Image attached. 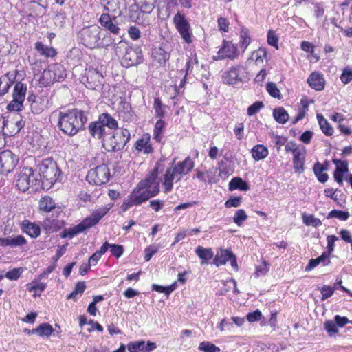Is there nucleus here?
<instances>
[{"mask_svg":"<svg viewBox=\"0 0 352 352\" xmlns=\"http://www.w3.org/2000/svg\"><path fill=\"white\" fill-rule=\"evenodd\" d=\"M145 342L144 340H138L130 342L127 344V349L129 352H138L144 349Z\"/></svg>","mask_w":352,"mask_h":352,"instance_id":"49","label":"nucleus"},{"mask_svg":"<svg viewBox=\"0 0 352 352\" xmlns=\"http://www.w3.org/2000/svg\"><path fill=\"white\" fill-rule=\"evenodd\" d=\"M89 112L74 108L58 114V126L60 131L69 136H74L86 129Z\"/></svg>","mask_w":352,"mask_h":352,"instance_id":"1","label":"nucleus"},{"mask_svg":"<svg viewBox=\"0 0 352 352\" xmlns=\"http://www.w3.org/2000/svg\"><path fill=\"white\" fill-rule=\"evenodd\" d=\"M99 22L110 33L119 35L120 37H122L124 34L118 27V19L115 16H111L109 14L104 13L101 14Z\"/></svg>","mask_w":352,"mask_h":352,"instance_id":"9","label":"nucleus"},{"mask_svg":"<svg viewBox=\"0 0 352 352\" xmlns=\"http://www.w3.org/2000/svg\"><path fill=\"white\" fill-rule=\"evenodd\" d=\"M242 198L240 196L230 197L225 203L226 208L238 207L240 206Z\"/></svg>","mask_w":352,"mask_h":352,"instance_id":"60","label":"nucleus"},{"mask_svg":"<svg viewBox=\"0 0 352 352\" xmlns=\"http://www.w3.org/2000/svg\"><path fill=\"white\" fill-rule=\"evenodd\" d=\"M278 36L274 30H270L267 32V41L270 46L278 49Z\"/></svg>","mask_w":352,"mask_h":352,"instance_id":"50","label":"nucleus"},{"mask_svg":"<svg viewBox=\"0 0 352 352\" xmlns=\"http://www.w3.org/2000/svg\"><path fill=\"white\" fill-rule=\"evenodd\" d=\"M51 212L52 220L58 219L64 220L65 218H69L70 215V210L65 206H55Z\"/></svg>","mask_w":352,"mask_h":352,"instance_id":"31","label":"nucleus"},{"mask_svg":"<svg viewBox=\"0 0 352 352\" xmlns=\"http://www.w3.org/2000/svg\"><path fill=\"white\" fill-rule=\"evenodd\" d=\"M51 65H49L47 69H44L43 72V74L39 79V83L45 87H47L51 85H52L54 82H56V79H54V77H55L53 75V72L52 71Z\"/></svg>","mask_w":352,"mask_h":352,"instance_id":"26","label":"nucleus"},{"mask_svg":"<svg viewBox=\"0 0 352 352\" xmlns=\"http://www.w3.org/2000/svg\"><path fill=\"white\" fill-rule=\"evenodd\" d=\"M198 349L204 352H220L221 349L210 342H202L199 344Z\"/></svg>","mask_w":352,"mask_h":352,"instance_id":"45","label":"nucleus"},{"mask_svg":"<svg viewBox=\"0 0 352 352\" xmlns=\"http://www.w3.org/2000/svg\"><path fill=\"white\" fill-rule=\"evenodd\" d=\"M273 117L276 122L282 124H285L289 118L287 111L282 107L273 109Z\"/></svg>","mask_w":352,"mask_h":352,"instance_id":"29","label":"nucleus"},{"mask_svg":"<svg viewBox=\"0 0 352 352\" xmlns=\"http://www.w3.org/2000/svg\"><path fill=\"white\" fill-rule=\"evenodd\" d=\"M333 163L336 165L334 172L346 175L349 173V162L346 160L333 158Z\"/></svg>","mask_w":352,"mask_h":352,"instance_id":"36","label":"nucleus"},{"mask_svg":"<svg viewBox=\"0 0 352 352\" xmlns=\"http://www.w3.org/2000/svg\"><path fill=\"white\" fill-rule=\"evenodd\" d=\"M88 130L91 136L94 138L103 140L106 134L105 129L98 120L91 122L88 126Z\"/></svg>","mask_w":352,"mask_h":352,"instance_id":"18","label":"nucleus"},{"mask_svg":"<svg viewBox=\"0 0 352 352\" xmlns=\"http://www.w3.org/2000/svg\"><path fill=\"white\" fill-rule=\"evenodd\" d=\"M195 253L201 259L202 265L208 263L214 255L211 248H204L202 246H198L195 250Z\"/></svg>","mask_w":352,"mask_h":352,"instance_id":"28","label":"nucleus"},{"mask_svg":"<svg viewBox=\"0 0 352 352\" xmlns=\"http://www.w3.org/2000/svg\"><path fill=\"white\" fill-rule=\"evenodd\" d=\"M101 36L100 28L96 25L84 27L78 34L80 43L90 49L97 48Z\"/></svg>","mask_w":352,"mask_h":352,"instance_id":"6","label":"nucleus"},{"mask_svg":"<svg viewBox=\"0 0 352 352\" xmlns=\"http://www.w3.org/2000/svg\"><path fill=\"white\" fill-rule=\"evenodd\" d=\"M130 198L131 201L133 202V204L138 206L149 199L151 195H148V192H147L146 189L140 188L139 186H137L131 193Z\"/></svg>","mask_w":352,"mask_h":352,"instance_id":"16","label":"nucleus"},{"mask_svg":"<svg viewBox=\"0 0 352 352\" xmlns=\"http://www.w3.org/2000/svg\"><path fill=\"white\" fill-rule=\"evenodd\" d=\"M150 135L144 133L141 138H139L134 144V148L138 152L144 154H151L153 152V148L150 144Z\"/></svg>","mask_w":352,"mask_h":352,"instance_id":"13","label":"nucleus"},{"mask_svg":"<svg viewBox=\"0 0 352 352\" xmlns=\"http://www.w3.org/2000/svg\"><path fill=\"white\" fill-rule=\"evenodd\" d=\"M37 169L34 170L30 167H23L19 173L16 180V186L22 192L27 191L30 187L34 190L42 188L41 178L36 174Z\"/></svg>","mask_w":352,"mask_h":352,"instance_id":"5","label":"nucleus"},{"mask_svg":"<svg viewBox=\"0 0 352 352\" xmlns=\"http://www.w3.org/2000/svg\"><path fill=\"white\" fill-rule=\"evenodd\" d=\"M160 248L159 245H152L145 248L144 252V260L146 261H150V259L152 258V256L156 254Z\"/></svg>","mask_w":352,"mask_h":352,"instance_id":"55","label":"nucleus"},{"mask_svg":"<svg viewBox=\"0 0 352 352\" xmlns=\"http://www.w3.org/2000/svg\"><path fill=\"white\" fill-rule=\"evenodd\" d=\"M218 54H222L226 58L234 60L239 56L238 47L236 45L232 44L230 41L223 40L222 46L218 51Z\"/></svg>","mask_w":352,"mask_h":352,"instance_id":"12","label":"nucleus"},{"mask_svg":"<svg viewBox=\"0 0 352 352\" xmlns=\"http://www.w3.org/2000/svg\"><path fill=\"white\" fill-rule=\"evenodd\" d=\"M98 221H81L79 224L74 226L73 228L76 232V234H78L85 230L94 226Z\"/></svg>","mask_w":352,"mask_h":352,"instance_id":"51","label":"nucleus"},{"mask_svg":"<svg viewBox=\"0 0 352 352\" xmlns=\"http://www.w3.org/2000/svg\"><path fill=\"white\" fill-rule=\"evenodd\" d=\"M36 169L43 190L50 189L56 182L62 180V171L52 158L43 160Z\"/></svg>","mask_w":352,"mask_h":352,"instance_id":"2","label":"nucleus"},{"mask_svg":"<svg viewBox=\"0 0 352 352\" xmlns=\"http://www.w3.org/2000/svg\"><path fill=\"white\" fill-rule=\"evenodd\" d=\"M24 108L23 102H21L18 100H15L12 98V100L10 101L6 109L9 111H21Z\"/></svg>","mask_w":352,"mask_h":352,"instance_id":"46","label":"nucleus"},{"mask_svg":"<svg viewBox=\"0 0 352 352\" xmlns=\"http://www.w3.org/2000/svg\"><path fill=\"white\" fill-rule=\"evenodd\" d=\"M324 329L327 331L329 336H332L338 333V327L335 321L327 320L324 323Z\"/></svg>","mask_w":352,"mask_h":352,"instance_id":"54","label":"nucleus"},{"mask_svg":"<svg viewBox=\"0 0 352 352\" xmlns=\"http://www.w3.org/2000/svg\"><path fill=\"white\" fill-rule=\"evenodd\" d=\"M152 56L154 60L157 61L162 66H164L166 61L170 58L169 53L162 47L154 48L152 51Z\"/></svg>","mask_w":352,"mask_h":352,"instance_id":"22","label":"nucleus"},{"mask_svg":"<svg viewBox=\"0 0 352 352\" xmlns=\"http://www.w3.org/2000/svg\"><path fill=\"white\" fill-rule=\"evenodd\" d=\"M266 90L269 94L274 98L280 99L282 98L280 90L276 83L273 82H268L266 84Z\"/></svg>","mask_w":352,"mask_h":352,"instance_id":"44","label":"nucleus"},{"mask_svg":"<svg viewBox=\"0 0 352 352\" xmlns=\"http://www.w3.org/2000/svg\"><path fill=\"white\" fill-rule=\"evenodd\" d=\"M130 139L129 131L122 128L113 131L110 136L103 138L102 144L107 152L115 153L123 150Z\"/></svg>","mask_w":352,"mask_h":352,"instance_id":"4","label":"nucleus"},{"mask_svg":"<svg viewBox=\"0 0 352 352\" xmlns=\"http://www.w3.org/2000/svg\"><path fill=\"white\" fill-rule=\"evenodd\" d=\"M340 80L344 84H348L352 80V70L349 67L343 69Z\"/></svg>","mask_w":352,"mask_h":352,"instance_id":"58","label":"nucleus"},{"mask_svg":"<svg viewBox=\"0 0 352 352\" xmlns=\"http://www.w3.org/2000/svg\"><path fill=\"white\" fill-rule=\"evenodd\" d=\"M193 167L194 162L190 157H187L184 160L177 162L173 166V169L175 173H177V175L182 177L183 175H187L189 172H190ZM180 179L181 177H179L177 180H179Z\"/></svg>","mask_w":352,"mask_h":352,"instance_id":"15","label":"nucleus"},{"mask_svg":"<svg viewBox=\"0 0 352 352\" xmlns=\"http://www.w3.org/2000/svg\"><path fill=\"white\" fill-rule=\"evenodd\" d=\"M251 153L255 161H260L267 157L269 151L263 144H256L251 149Z\"/></svg>","mask_w":352,"mask_h":352,"instance_id":"24","label":"nucleus"},{"mask_svg":"<svg viewBox=\"0 0 352 352\" xmlns=\"http://www.w3.org/2000/svg\"><path fill=\"white\" fill-rule=\"evenodd\" d=\"M26 92L27 85L21 81H17L14 86L12 98L24 102Z\"/></svg>","mask_w":352,"mask_h":352,"instance_id":"23","label":"nucleus"},{"mask_svg":"<svg viewBox=\"0 0 352 352\" xmlns=\"http://www.w3.org/2000/svg\"><path fill=\"white\" fill-rule=\"evenodd\" d=\"M110 170L105 164L90 169L86 176V180L91 184L102 185L107 183L110 179Z\"/></svg>","mask_w":352,"mask_h":352,"instance_id":"7","label":"nucleus"},{"mask_svg":"<svg viewBox=\"0 0 352 352\" xmlns=\"http://www.w3.org/2000/svg\"><path fill=\"white\" fill-rule=\"evenodd\" d=\"M51 68L53 75L55 76L54 79H56V82H63L67 77L66 69L60 63L52 64L51 65Z\"/></svg>","mask_w":352,"mask_h":352,"instance_id":"27","label":"nucleus"},{"mask_svg":"<svg viewBox=\"0 0 352 352\" xmlns=\"http://www.w3.org/2000/svg\"><path fill=\"white\" fill-rule=\"evenodd\" d=\"M240 37H241V41H240L241 47L244 48V50H245L251 42V38L249 36L248 29L243 27L241 28Z\"/></svg>","mask_w":352,"mask_h":352,"instance_id":"43","label":"nucleus"},{"mask_svg":"<svg viewBox=\"0 0 352 352\" xmlns=\"http://www.w3.org/2000/svg\"><path fill=\"white\" fill-rule=\"evenodd\" d=\"M232 254V252L228 250H221L217 252L214 259V263L217 266L225 265L226 262L230 261Z\"/></svg>","mask_w":352,"mask_h":352,"instance_id":"32","label":"nucleus"},{"mask_svg":"<svg viewBox=\"0 0 352 352\" xmlns=\"http://www.w3.org/2000/svg\"><path fill=\"white\" fill-rule=\"evenodd\" d=\"M263 107L264 104L262 101H256L248 107L247 113L249 116H254Z\"/></svg>","mask_w":352,"mask_h":352,"instance_id":"48","label":"nucleus"},{"mask_svg":"<svg viewBox=\"0 0 352 352\" xmlns=\"http://www.w3.org/2000/svg\"><path fill=\"white\" fill-rule=\"evenodd\" d=\"M65 19L66 14L64 11L58 12L54 16L55 23L57 25L63 27L65 23Z\"/></svg>","mask_w":352,"mask_h":352,"instance_id":"64","label":"nucleus"},{"mask_svg":"<svg viewBox=\"0 0 352 352\" xmlns=\"http://www.w3.org/2000/svg\"><path fill=\"white\" fill-rule=\"evenodd\" d=\"M272 136L276 139L274 144L276 146L277 151H279L280 147L287 142V138L274 134H272Z\"/></svg>","mask_w":352,"mask_h":352,"instance_id":"63","label":"nucleus"},{"mask_svg":"<svg viewBox=\"0 0 352 352\" xmlns=\"http://www.w3.org/2000/svg\"><path fill=\"white\" fill-rule=\"evenodd\" d=\"M241 68L240 65L232 66L228 71L223 72L222 79L224 84L236 85L243 81L239 76V70Z\"/></svg>","mask_w":352,"mask_h":352,"instance_id":"11","label":"nucleus"},{"mask_svg":"<svg viewBox=\"0 0 352 352\" xmlns=\"http://www.w3.org/2000/svg\"><path fill=\"white\" fill-rule=\"evenodd\" d=\"M267 51L265 47H260L256 51H254L252 54V56L255 57V60L256 62L261 61L263 62V58H265L267 59Z\"/></svg>","mask_w":352,"mask_h":352,"instance_id":"59","label":"nucleus"},{"mask_svg":"<svg viewBox=\"0 0 352 352\" xmlns=\"http://www.w3.org/2000/svg\"><path fill=\"white\" fill-rule=\"evenodd\" d=\"M35 49L41 54L45 57H54L56 56V51L52 47H47L42 42L38 41L35 43Z\"/></svg>","mask_w":352,"mask_h":352,"instance_id":"33","label":"nucleus"},{"mask_svg":"<svg viewBox=\"0 0 352 352\" xmlns=\"http://www.w3.org/2000/svg\"><path fill=\"white\" fill-rule=\"evenodd\" d=\"M309 86L316 91H322L325 86V80L322 74L318 72H312L308 79Z\"/></svg>","mask_w":352,"mask_h":352,"instance_id":"14","label":"nucleus"},{"mask_svg":"<svg viewBox=\"0 0 352 352\" xmlns=\"http://www.w3.org/2000/svg\"><path fill=\"white\" fill-rule=\"evenodd\" d=\"M27 243V240L21 235L10 236L0 239V245L11 248L21 247Z\"/></svg>","mask_w":352,"mask_h":352,"instance_id":"17","label":"nucleus"},{"mask_svg":"<svg viewBox=\"0 0 352 352\" xmlns=\"http://www.w3.org/2000/svg\"><path fill=\"white\" fill-rule=\"evenodd\" d=\"M217 328L221 332H230L233 329V322H231L230 320L226 318L222 319L219 324L217 325Z\"/></svg>","mask_w":352,"mask_h":352,"instance_id":"53","label":"nucleus"},{"mask_svg":"<svg viewBox=\"0 0 352 352\" xmlns=\"http://www.w3.org/2000/svg\"><path fill=\"white\" fill-rule=\"evenodd\" d=\"M22 273V270L21 268H14L9 272H8L5 274V277L11 280H16L20 277Z\"/></svg>","mask_w":352,"mask_h":352,"instance_id":"61","label":"nucleus"},{"mask_svg":"<svg viewBox=\"0 0 352 352\" xmlns=\"http://www.w3.org/2000/svg\"><path fill=\"white\" fill-rule=\"evenodd\" d=\"M113 204H108L102 208L94 210L91 215L85 217L83 220H101V219L109 211Z\"/></svg>","mask_w":352,"mask_h":352,"instance_id":"30","label":"nucleus"},{"mask_svg":"<svg viewBox=\"0 0 352 352\" xmlns=\"http://www.w3.org/2000/svg\"><path fill=\"white\" fill-rule=\"evenodd\" d=\"M166 106L162 103L159 97L155 98L153 102V109H155V116L162 119L165 116Z\"/></svg>","mask_w":352,"mask_h":352,"instance_id":"38","label":"nucleus"},{"mask_svg":"<svg viewBox=\"0 0 352 352\" xmlns=\"http://www.w3.org/2000/svg\"><path fill=\"white\" fill-rule=\"evenodd\" d=\"M157 178L154 177L153 175L148 174L144 179L141 180L138 186L140 188H142L144 189H148L153 184L156 183V180Z\"/></svg>","mask_w":352,"mask_h":352,"instance_id":"47","label":"nucleus"},{"mask_svg":"<svg viewBox=\"0 0 352 352\" xmlns=\"http://www.w3.org/2000/svg\"><path fill=\"white\" fill-rule=\"evenodd\" d=\"M115 43V38H113L109 33L106 32L104 34L101 36V38L99 41V45L97 48L108 47Z\"/></svg>","mask_w":352,"mask_h":352,"instance_id":"42","label":"nucleus"},{"mask_svg":"<svg viewBox=\"0 0 352 352\" xmlns=\"http://www.w3.org/2000/svg\"><path fill=\"white\" fill-rule=\"evenodd\" d=\"M2 160L1 171L10 173L16 167L19 158L10 150H5L2 151Z\"/></svg>","mask_w":352,"mask_h":352,"instance_id":"10","label":"nucleus"},{"mask_svg":"<svg viewBox=\"0 0 352 352\" xmlns=\"http://www.w3.org/2000/svg\"><path fill=\"white\" fill-rule=\"evenodd\" d=\"M313 170L315 176L317 177V179L319 182L324 184L325 182H327L329 179V175L327 173H324V171H322V169H318L314 166Z\"/></svg>","mask_w":352,"mask_h":352,"instance_id":"57","label":"nucleus"},{"mask_svg":"<svg viewBox=\"0 0 352 352\" xmlns=\"http://www.w3.org/2000/svg\"><path fill=\"white\" fill-rule=\"evenodd\" d=\"M175 26L182 39L188 44L192 42L190 25L186 16L178 12L173 18Z\"/></svg>","mask_w":352,"mask_h":352,"instance_id":"8","label":"nucleus"},{"mask_svg":"<svg viewBox=\"0 0 352 352\" xmlns=\"http://www.w3.org/2000/svg\"><path fill=\"white\" fill-rule=\"evenodd\" d=\"M103 78L102 75L95 68H89L88 71L85 73V76H84L82 78V80H83L84 78H86V81L89 83V78Z\"/></svg>","mask_w":352,"mask_h":352,"instance_id":"56","label":"nucleus"},{"mask_svg":"<svg viewBox=\"0 0 352 352\" xmlns=\"http://www.w3.org/2000/svg\"><path fill=\"white\" fill-rule=\"evenodd\" d=\"M305 154L301 152L293 155V168L295 173L300 174L305 171Z\"/></svg>","mask_w":352,"mask_h":352,"instance_id":"25","label":"nucleus"},{"mask_svg":"<svg viewBox=\"0 0 352 352\" xmlns=\"http://www.w3.org/2000/svg\"><path fill=\"white\" fill-rule=\"evenodd\" d=\"M228 189L230 191H234L235 190H239L241 191H248V190H250V185L246 181L243 180L241 177H234L229 182Z\"/></svg>","mask_w":352,"mask_h":352,"instance_id":"21","label":"nucleus"},{"mask_svg":"<svg viewBox=\"0 0 352 352\" xmlns=\"http://www.w3.org/2000/svg\"><path fill=\"white\" fill-rule=\"evenodd\" d=\"M98 120L104 129L107 127L111 130L118 129L117 120L108 113L100 114Z\"/></svg>","mask_w":352,"mask_h":352,"instance_id":"20","label":"nucleus"},{"mask_svg":"<svg viewBox=\"0 0 352 352\" xmlns=\"http://www.w3.org/2000/svg\"><path fill=\"white\" fill-rule=\"evenodd\" d=\"M314 135L313 131L310 130H307L305 132H303L299 137L300 141H301L302 143L308 144L310 143L312 138Z\"/></svg>","mask_w":352,"mask_h":352,"instance_id":"62","label":"nucleus"},{"mask_svg":"<svg viewBox=\"0 0 352 352\" xmlns=\"http://www.w3.org/2000/svg\"><path fill=\"white\" fill-rule=\"evenodd\" d=\"M232 285L233 286V292L239 294L240 292L237 288L236 281L233 278H230L228 280H221L220 282L218 285L219 289L216 294L219 296L226 295L230 290Z\"/></svg>","mask_w":352,"mask_h":352,"instance_id":"19","label":"nucleus"},{"mask_svg":"<svg viewBox=\"0 0 352 352\" xmlns=\"http://www.w3.org/2000/svg\"><path fill=\"white\" fill-rule=\"evenodd\" d=\"M336 289H337L336 284H334L333 287L323 285L319 287V290L322 294L321 300L324 301L331 297Z\"/></svg>","mask_w":352,"mask_h":352,"instance_id":"41","label":"nucleus"},{"mask_svg":"<svg viewBox=\"0 0 352 352\" xmlns=\"http://www.w3.org/2000/svg\"><path fill=\"white\" fill-rule=\"evenodd\" d=\"M113 49L116 54L122 53V50H124L122 60L126 67L138 65L144 62L142 51L139 45H129L126 42L120 40L113 45Z\"/></svg>","mask_w":352,"mask_h":352,"instance_id":"3","label":"nucleus"},{"mask_svg":"<svg viewBox=\"0 0 352 352\" xmlns=\"http://www.w3.org/2000/svg\"><path fill=\"white\" fill-rule=\"evenodd\" d=\"M22 228L24 232L32 238H36L41 233L40 227L37 224L30 221H27L26 223H23Z\"/></svg>","mask_w":352,"mask_h":352,"instance_id":"34","label":"nucleus"},{"mask_svg":"<svg viewBox=\"0 0 352 352\" xmlns=\"http://www.w3.org/2000/svg\"><path fill=\"white\" fill-rule=\"evenodd\" d=\"M317 119L322 131L327 136L333 133V129L321 113H317Z\"/></svg>","mask_w":352,"mask_h":352,"instance_id":"35","label":"nucleus"},{"mask_svg":"<svg viewBox=\"0 0 352 352\" xmlns=\"http://www.w3.org/2000/svg\"><path fill=\"white\" fill-rule=\"evenodd\" d=\"M349 217V212L336 209L329 212L327 216V219L336 218L339 220H347Z\"/></svg>","mask_w":352,"mask_h":352,"instance_id":"40","label":"nucleus"},{"mask_svg":"<svg viewBox=\"0 0 352 352\" xmlns=\"http://www.w3.org/2000/svg\"><path fill=\"white\" fill-rule=\"evenodd\" d=\"M37 333H38L41 336H50L54 329L51 325L47 323L41 324L38 327H37Z\"/></svg>","mask_w":352,"mask_h":352,"instance_id":"52","label":"nucleus"},{"mask_svg":"<svg viewBox=\"0 0 352 352\" xmlns=\"http://www.w3.org/2000/svg\"><path fill=\"white\" fill-rule=\"evenodd\" d=\"M218 165L219 169V175L221 177H223V175L226 177L232 174L234 172V164H232V166H229V165H228L227 163L223 160H222L218 163Z\"/></svg>","mask_w":352,"mask_h":352,"instance_id":"39","label":"nucleus"},{"mask_svg":"<svg viewBox=\"0 0 352 352\" xmlns=\"http://www.w3.org/2000/svg\"><path fill=\"white\" fill-rule=\"evenodd\" d=\"M55 206V202L50 196L43 197L39 201L40 209L46 212H51Z\"/></svg>","mask_w":352,"mask_h":352,"instance_id":"37","label":"nucleus"}]
</instances>
